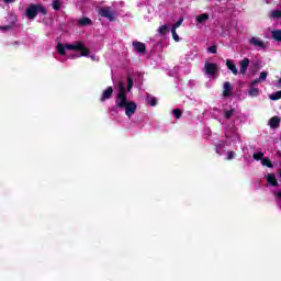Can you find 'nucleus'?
I'll return each mask as SVG.
<instances>
[{
	"label": "nucleus",
	"mask_w": 281,
	"mask_h": 281,
	"mask_svg": "<svg viewBox=\"0 0 281 281\" xmlns=\"http://www.w3.org/2000/svg\"><path fill=\"white\" fill-rule=\"evenodd\" d=\"M115 106L117 109H125V115L127 117H133L137 111V103L128 101V98L126 97V88H124V85L122 83H119V93L116 95Z\"/></svg>",
	"instance_id": "nucleus-1"
},
{
	"label": "nucleus",
	"mask_w": 281,
	"mask_h": 281,
	"mask_svg": "<svg viewBox=\"0 0 281 281\" xmlns=\"http://www.w3.org/2000/svg\"><path fill=\"white\" fill-rule=\"evenodd\" d=\"M65 49L72 50V52H80V55H74L75 58L89 56V54H90L89 48H87V46H85V44L82 42H75L74 44H66L65 46L61 43L57 44V53L60 56H65V54H67V52Z\"/></svg>",
	"instance_id": "nucleus-2"
},
{
	"label": "nucleus",
	"mask_w": 281,
	"mask_h": 281,
	"mask_svg": "<svg viewBox=\"0 0 281 281\" xmlns=\"http://www.w3.org/2000/svg\"><path fill=\"white\" fill-rule=\"evenodd\" d=\"M38 12L43 14V16H47V9L42 3H31L25 11V16L31 21H34L36 16H38Z\"/></svg>",
	"instance_id": "nucleus-3"
},
{
	"label": "nucleus",
	"mask_w": 281,
	"mask_h": 281,
	"mask_svg": "<svg viewBox=\"0 0 281 281\" xmlns=\"http://www.w3.org/2000/svg\"><path fill=\"white\" fill-rule=\"evenodd\" d=\"M99 16H102V19H108V21L113 22L117 18V12L113 10L111 7H100L98 9Z\"/></svg>",
	"instance_id": "nucleus-4"
},
{
	"label": "nucleus",
	"mask_w": 281,
	"mask_h": 281,
	"mask_svg": "<svg viewBox=\"0 0 281 281\" xmlns=\"http://www.w3.org/2000/svg\"><path fill=\"white\" fill-rule=\"evenodd\" d=\"M204 71L207 76H216L218 74V64L216 63H205Z\"/></svg>",
	"instance_id": "nucleus-5"
},
{
	"label": "nucleus",
	"mask_w": 281,
	"mask_h": 281,
	"mask_svg": "<svg viewBox=\"0 0 281 281\" xmlns=\"http://www.w3.org/2000/svg\"><path fill=\"white\" fill-rule=\"evenodd\" d=\"M113 98V87L109 86L100 98V102H106V100H111Z\"/></svg>",
	"instance_id": "nucleus-6"
},
{
	"label": "nucleus",
	"mask_w": 281,
	"mask_h": 281,
	"mask_svg": "<svg viewBox=\"0 0 281 281\" xmlns=\"http://www.w3.org/2000/svg\"><path fill=\"white\" fill-rule=\"evenodd\" d=\"M249 45H252L254 47H260V49H267L265 42L258 37H251L249 40Z\"/></svg>",
	"instance_id": "nucleus-7"
},
{
	"label": "nucleus",
	"mask_w": 281,
	"mask_h": 281,
	"mask_svg": "<svg viewBox=\"0 0 281 281\" xmlns=\"http://www.w3.org/2000/svg\"><path fill=\"white\" fill-rule=\"evenodd\" d=\"M239 74L245 76L247 74V69H249V58H244L239 61Z\"/></svg>",
	"instance_id": "nucleus-8"
},
{
	"label": "nucleus",
	"mask_w": 281,
	"mask_h": 281,
	"mask_svg": "<svg viewBox=\"0 0 281 281\" xmlns=\"http://www.w3.org/2000/svg\"><path fill=\"white\" fill-rule=\"evenodd\" d=\"M232 91H234V87H232V83L229 81L224 82V86H223L224 98H229V95H232Z\"/></svg>",
	"instance_id": "nucleus-9"
},
{
	"label": "nucleus",
	"mask_w": 281,
	"mask_h": 281,
	"mask_svg": "<svg viewBox=\"0 0 281 281\" xmlns=\"http://www.w3.org/2000/svg\"><path fill=\"white\" fill-rule=\"evenodd\" d=\"M133 47L138 54H146V44L142 42H133Z\"/></svg>",
	"instance_id": "nucleus-10"
},
{
	"label": "nucleus",
	"mask_w": 281,
	"mask_h": 281,
	"mask_svg": "<svg viewBox=\"0 0 281 281\" xmlns=\"http://www.w3.org/2000/svg\"><path fill=\"white\" fill-rule=\"evenodd\" d=\"M226 67L232 71L234 76H238V68L236 67V64L232 59L226 60Z\"/></svg>",
	"instance_id": "nucleus-11"
},
{
	"label": "nucleus",
	"mask_w": 281,
	"mask_h": 281,
	"mask_svg": "<svg viewBox=\"0 0 281 281\" xmlns=\"http://www.w3.org/2000/svg\"><path fill=\"white\" fill-rule=\"evenodd\" d=\"M280 116H272L269 121L270 128H280Z\"/></svg>",
	"instance_id": "nucleus-12"
},
{
	"label": "nucleus",
	"mask_w": 281,
	"mask_h": 281,
	"mask_svg": "<svg viewBox=\"0 0 281 281\" xmlns=\"http://www.w3.org/2000/svg\"><path fill=\"white\" fill-rule=\"evenodd\" d=\"M267 181H268V183H270V186H272L273 188H278V179H276V175L269 173V175L267 176Z\"/></svg>",
	"instance_id": "nucleus-13"
},
{
	"label": "nucleus",
	"mask_w": 281,
	"mask_h": 281,
	"mask_svg": "<svg viewBox=\"0 0 281 281\" xmlns=\"http://www.w3.org/2000/svg\"><path fill=\"white\" fill-rule=\"evenodd\" d=\"M260 93V90L254 86H250V89L248 91V95H250V98H258Z\"/></svg>",
	"instance_id": "nucleus-14"
},
{
	"label": "nucleus",
	"mask_w": 281,
	"mask_h": 281,
	"mask_svg": "<svg viewBox=\"0 0 281 281\" xmlns=\"http://www.w3.org/2000/svg\"><path fill=\"white\" fill-rule=\"evenodd\" d=\"M271 36L273 41H277V43H281V30L272 31Z\"/></svg>",
	"instance_id": "nucleus-15"
},
{
	"label": "nucleus",
	"mask_w": 281,
	"mask_h": 281,
	"mask_svg": "<svg viewBox=\"0 0 281 281\" xmlns=\"http://www.w3.org/2000/svg\"><path fill=\"white\" fill-rule=\"evenodd\" d=\"M209 20H210V14H207V13H202L196 16L198 23H205V21H209Z\"/></svg>",
	"instance_id": "nucleus-16"
},
{
	"label": "nucleus",
	"mask_w": 281,
	"mask_h": 281,
	"mask_svg": "<svg viewBox=\"0 0 281 281\" xmlns=\"http://www.w3.org/2000/svg\"><path fill=\"white\" fill-rule=\"evenodd\" d=\"M168 32H170V25H161L158 29V33L160 34V36H166V34H168Z\"/></svg>",
	"instance_id": "nucleus-17"
},
{
	"label": "nucleus",
	"mask_w": 281,
	"mask_h": 281,
	"mask_svg": "<svg viewBox=\"0 0 281 281\" xmlns=\"http://www.w3.org/2000/svg\"><path fill=\"white\" fill-rule=\"evenodd\" d=\"M234 113H236V109H231V110H224V117L225 120H232L234 116Z\"/></svg>",
	"instance_id": "nucleus-18"
},
{
	"label": "nucleus",
	"mask_w": 281,
	"mask_h": 281,
	"mask_svg": "<svg viewBox=\"0 0 281 281\" xmlns=\"http://www.w3.org/2000/svg\"><path fill=\"white\" fill-rule=\"evenodd\" d=\"M261 165L266 166L267 168H273V162H271V158L270 157L262 158Z\"/></svg>",
	"instance_id": "nucleus-19"
},
{
	"label": "nucleus",
	"mask_w": 281,
	"mask_h": 281,
	"mask_svg": "<svg viewBox=\"0 0 281 281\" xmlns=\"http://www.w3.org/2000/svg\"><path fill=\"white\" fill-rule=\"evenodd\" d=\"M78 25H80L81 27H85V25H91V19H89V18H81L78 21Z\"/></svg>",
	"instance_id": "nucleus-20"
},
{
	"label": "nucleus",
	"mask_w": 281,
	"mask_h": 281,
	"mask_svg": "<svg viewBox=\"0 0 281 281\" xmlns=\"http://www.w3.org/2000/svg\"><path fill=\"white\" fill-rule=\"evenodd\" d=\"M147 103L149 104V106H155L157 104V98H150V93H147Z\"/></svg>",
	"instance_id": "nucleus-21"
},
{
	"label": "nucleus",
	"mask_w": 281,
	"mask_h": 281,
	"mask_svg": "<svg viewBox=\"0 0 281 281\" xmlns=\"http://www.w3.org/2000/svg\"><path fill=\"white\" fill-rule=\"evenodd\" d=\"M252 158L256 161H262V159H265V154L262 151L255 153L252 154Z\"/></svg>",
	"instance_id": "nucleus-22"
},
{
	"label": "nucleus",
	"mask_w": 281,
	"mask_h": 281,
	"mask_svg": "<svg viewBox=\"0 0 281 281\" xmlns=\"http://www.w3.org/2000/svg\"><path fill=\"white\" fill-rule=\"evenodd\" d=\"M269 98H270V100H272V101L281 100V90H279V91H277V92L270 94Z\"/></svg>",
	"instance_id": "nucleus-23"
},
{
	"label": "nucleus",
	"mask_w": 281,
	"mask_h": 281,
	"mask_svg": "<svg viewBox=\"0 0 281 281\" xmlns=\"http://www.w3.org/2000/svg\"><path fill=\"white\" fill-rule=\"evenodd\" d=\"M271 19H281V10H273L270 13Z\"/></svg>",
	"instance_id": "nucleus-24"
},
{
	"label": "nucleus",
	"mask_w": 281,
	"mask_h": 281,
	"mask_svg": "<svg viewBox=\"0 0 281 281\" xmlns=\"http://www.w3.org/2000/svg\"><path fill=\"white\" fill-rule=\"evenodd\" d=\"M172 38L176 43H179L181 38L179 37V34H177V29H171Z\"/></svg>",
	"instance_id": "nucleus-25"
},
{
	"label": "nucleus",
	"mask_w": 281,
	"mask_h": 281,
	"mask_svg": "<svg viewBox=\"0 0 281 281\" xmlns=\"http://www.w3.org/2000/svg\"><path fill=\"white\" fill-rule=\"evenodd\" d=\"M61 5L63 4L60 3V0L53 1V10H56L58 12V10H60Z\"/></svg>",
	"instance_id": "nucleus-26"
},
{
	"label": "nucleus",
	"mask_w": 281,
	"mask_h": 281,
	"mask_svg": "<svg viewBox=\"0 0 281 281\" xmlns=\"http://www.w3.org/2000/svg\"><path fill=\"white\" fill-rule=\"evenodd\" d=\"M183 23V18H179V20L172 25L171 29L177 30V27H181Z\"/></svg>",
	"instance_id": "nucleus-27"
},
{
	"label": "nucleus",
	"mask_w": 281,
	"mask_h": 281,
	"mask_svg": "<svg viewBox=\"0 0 281 281\" xmlns=\"http://www.w3.org/2000/svg\"><path fill=\"white\" fill-rule=\"evenodd\" d=\"M173 115L177 120L181 119L182 112L180 109H175L173 110Z\"/></svg>",
	"instance_id": "nucleus-28"
},
{
	"label": "nucleus",
	"mask_w": 281,
	"mask_h": 281,
	"mask_svg": "<svg viewBox=\"0 0 281 281\" xmlns=\"http://www.w3.org/2000/svg\"><path fill=\"white\" fill-rule=\"evenodd\" d=\"M267 76H269V72H267V71L260 72L259 80H261V81L267 80Z\"/></svg>",
	"instance_id": "nucleus-29"
},
{
	"label": "nucleus",
	"mask_w": 281,
	"mask_h": 281,
	"mask_svg": "<svg viewBox=\"0 0 281 281\" xmlns=\"http://www.w3.org/2000/svg\"><path fill=\"white\" fill-rule=\"evenodd\" d=\"M133 89V78L127 77V91H131Z\"/></svg>",
	"instance_id": "nucleus-30"
},
{
	"label": "nucleus",
	"mask_w": 281,
	"mask_h": 281,
	"mask_svg": "<svg viewBox=\"0 0 281 281\" xmlns=\"http://www.w3.org/2000/svg\"><path fill=\"white\" fill-rule=\"evenodd\" d=\"M0 30L2 32H8V30H12V25H2V26H0Z\"/></svg>",
	"instance_id": "nucleus-31"
},
{
	"label": "nucleus",
	"mask_w": 281,
	"mask_h": 281,
	"mask_svg": "<svg viewBox=\"0 0 281 281\" xmlns=\"http://www.w3.org/2000/svg\"><path fill=\"white\" fill-rule=\"evenodd\" d=\"M209 54H216V45H213L207 48Z\"/></svg>",
	"instance_id": "nucleus-32"
},
{
	"label": "nucleus",
	"mask_w": 281,
	"mask_h": 281,
	"mask_svg": "<svg viewBox=\"0 0 281 281\" xmlns=\"http://www.w3.org/2000/svg\"><path fill=\"white\" fill-rule=\"evenodd\" d=\"M260 82L262 81L259 78H257L250 82V87H256V85H260Z\"/></svg>",
	"instance_id": "nucleus-33"
},
{
	"label": "nucleus",
	"mask_w": 281,
	"mask_h": 281,
	"mask_svg": "<svg viewBox=\"0 0 281 281\" xmlns=\"http://www.w3.org/2000/svg\"><path fill=\"white\" fill-rule=\"evenodd\" d=\"M227 159H228V160L234 159V151H228V153H227Z\"/></svg>",
	"instance_id": "nucleus-34"
},
{
	"label": "nucleus",
	"mask_w": 281,
	"mask_h": 281,
	"mask_svg": "<svg viewBox=\"0 0 281 281\" xmlns=\"http://www.w3.org/2000/svg\"><path fill=\"white\" fill-rule=\"evenodd\" d=\"M16 0H4V3H14Z\"/></svg>",
	"instance_id": "nucleus-35"
},
{
	"label": "nucleus",
	"mask_w": 281,
	"mask_h": 281,
	"mask_svg": "<svg viewBox=\"0 0 281 281\" xmlns=\"http://www.w3.org/2000/svg\"><path fill=\"white\" fill-rule=\"evenodd\" d=\"M276 196H278V199H281V191H278V192L276 193Z\"/></svg>",
	"instance_id": "nucleus-36"
},
{
	"label": "nucleus",
	"mask_w": 281,
	"mask_h": 281,
	"mask_svg": "<svg viewBox=\"0 0 281 281\" xmlns=\"http://www.w3.org/2000/svg\"><path fill=\"white\" fill-rule=\"evenodd\" d=\"M280 85H281V78L279 79V85H278L277 87H279V88H280Z\"/></svg>",
	"instance_id": "nucleus-37"
}]
</instances>
